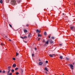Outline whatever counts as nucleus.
<instances>
[{
    "mask_svg": "<svg viewBox=\"0 0 75 75\" xmlns=\"http://www.w3.org/2000/svg\"><path fill=\"white\" fill-rule=\"evenodd\" d=\"M70 29L73 31H75V28L74 26H71L70 27Z\"/></svg>",
    "mask_w": 75,
    "mask_h": 75,
    "instance_id": "f257e3e1",
    "label": "nucleus"
},
{
    "mask_svg": "<svg viewBox=\"0 0 75 75\" xmlns=\"http://www.w3.org/2000/svg\"><path fill=\"white\" fill-rule=\"evenodd\" d=\"M16 3L17 2L16 0H12V5H14V4H17Z\"/></svg>",
    "mask_w": 75,
    "mask_h": 75,
    "instance_id": "f03ea898",
    "label": "nucleus"
},
{
    "mask_svg": "<svg viewBox=\"0 0 75 75\" xmlns=\"http://www.w3.org/2000/svg\"><path fill=\"white\" fill-rule=\"evenodd\" d=\"M70 65L71 69H74V68H73L74 66L73 65H72V64H71Z\"/></svg>",
    "mask_w": 75,
    "mask_h": 75,
    "instance_id": "7ed1b4c3",
    "label": "nucleus"
},
{
    "mask_svg": "<svg viewBox=\"0 0 75 75\" xmlns=\"http://www.w3.org/2000/svg\"><path fill=\"white\" fill-rule=\"evenodd\" d=\"M13 67H14V68H15V67H16V65L15 64H14L13 66H12Z\"/></svg>",
    "mask_w": 75,
    "mask_h": 75,
    "instance_id": "20e7f679",
    "label": "nucleus"
},
{
    "mask_svg": "<svg viewBox=\"0 0 75 75\" xmlns=\"http://www.w3.org/2000/svg\"><path fill=\"white\" fill-rule=\"evenodd\" d=\"M31 33H29L28 36V37L29 38H31Z\"/></svg>",
    "mask_w": 75,
    "mask_h": 75,
    "instance_id": "39448f33",
    "label": "nucleus"
},
{
    "mask_svg": "<svg viewBox=\"0 0 75 75\" xmlns=\"http://www.w3.org/2000/svg\"><path fill=\"white\" fill-rule=\"evenodd\" d=\"M39 64L40 65H42V62H39Z\"/></svg>",
    "mask_w": 75,
    "mask_h": 75,
    "instance_id": "423d86ee",
    "label": "nucleus"
},
{
    "mask_svg": "<svg viewBox=\"0 0 75 75\" xmlns=\"http://www.w3.org/2000/svg\"><path fill=\"white\" fill-rule=\"evenodd\" d=\"M36 33H40V30H36Z\"/></svg>",
    "mask_w": 75,
    "mask_h": 75,
    "instance_id": "0eeeda50",
    "label": "nucleus"
},
{
    "mask_svg": "<svg viewBox=\"0 0 75 75\" xmlns=\"http://www.w3.org/2000/svg\"><path fill=\"white\" fill-rule=\"evenodd\" d=\"M45 43L46 44H48V41L45 42Z\"/></svg>",
    "mask_w": 75,
    "mask_h": 75,
    "instance_id": "6e6552de",
    "label": "nucleus"
},
{
    "mask_svg": "<svg viewBox=\"0 0 75 75\" xmlns=\"http://www.w3.org/2000/svg\"><path fill=\"white\" fill-rule=\"evenodd\" d=\"M50 42L51 44H52L53 43V41L52 40H51L50 41Z\"/></svg>",
    "mask_w": 75,
    "mask_h": 75,
    "instance_id": "1a4fd4ad",
    "label": "nucleus"
},
{
    "mask_svg": "<svg viewBox=\"0 0 75 75\" xmlns=\"http://www.w3.org/2000/svg\"><path fill=\"white\" fill-rule=\"evenodd\" d=\"M66 59L67 61H69V59L67 57H66Z\"/></svg>",
    "mask_w": 75,
    "mask_h": 75,
    "instance_id": "9d476101",
    "label": "nucleus"
},
{
    "mask_svg": "<svg viewBox=\"0 0 75 75\" xmlns=\"http://www.w3.org/2000/svg\"><path fill=\"white\" fill-rule=\"evenodd\" d=\"M45 71H48V69H47V68H45Z\"/></svg>",
    "mask_w": 75,
    "mask_h": 75,
    "instance_id": "9b49d317",
    "label": "nucleus"
},
{
    "mask_svg": "<svg viewBox=\"0 0 75 75\" xmlns=\"http://www.w3.org/2000/svg\"><path fill=\"white\" fill-rule=\"evenodd\" d=\"M10 70L9 69V71L7 72V74H9V73H10Z\"/></svg>",
    "mask_w": 75,
    "mask_h": 75,
    "instance_id": "f8f14e48",
    "label": "nucleus"
},
{
    "mask_svg": "<svg viewBox=\"0 0 75 75\" xmlns=\"http://www.w3.org/2000/svg\"><path fill=\"white\" fill-rule=\"evenodd\" d=\"M0 3L1 4H2V3H3V1L2 0H1L0 1Z\"/></svg>",
    "mask_w": 75,
    "mask_h": 75,
    "instance_id": "ddd939ff",
    "label": "nucleus"
},
{
    "mask_svg": "<svg viewBox=\"0 0 75 75\" xmlns=\"http://www.w3.org/2000/svg\"><path fill=\"white\" fill-rule=\"evenodd\" d=\"M24 32L25 33H27V30H24Z\"/></svg>",
    "mask_w": 75,
    "mask_h": 75,
    "instance_id": "4468645a",
    "label": "nucleus"
},
{
    "mask_svg": "<svg viewBox=\"0 0 75 75\" xmlns=\"http://www.w3.org/2000/svg\"><path fill=\"white\" fill-rule=\"evenodd\" d=\"M38 37H41V35L40 34H38Z\"/></svg>",
    "mask_w": 75,
    "mask_h": 75,
    "instance_id": "2eb2a0df",
    "label": "nucleus"
},
{
    "mask_svg": "<svg viewBox=\"0 0 75 75\" xmlns=\"http://www.w3.org/2000/svg\"><path fill=\"white\" fill-rule=\"evenodd\" d=\"M14 69H12L11 70V72H14Z\"/></svg>",
    "mask_w": 75,
    "mask_h": 75,
    "instance_id": "dca6fc26",
    "label": "nucleus"
},
{
    "mask_svg": "<svg viewBox=\"0 0 75 75\" xmlns=\"http://www.w3.org/2000/svg\"><path fill=\"white\" fill-rule=\"evenodd\" d=\"M44 35H47V32H45Z\"/></svg>",
    "mask_w": 75,
    "mask_h": 75,
    "instance_id": "f3484780",
    "label": "nucleus"
},
{
    "mask_svg": "<svg viewBox=\"0 0 75 75\" xmlns=\"http://www.w3.org/2000/svg\"><path fill=\"white\" fill-rule=\"evenodd\" d=\"M49 56H50V57H53L52 55H51V54H50V55H49Z\"/></svg>",
    "mask_w": 75,
    "mask_h": 75,
    "instance_id": "a211bd4d",
    "label": "nucleus"
},
{
    "mask_svg": "<svg viewBox=\"0 0 75 75\" xmlns=\"http://www.w3.org/2000/svg\"><path fill=\"white\" fill-rule=\"evenodd\" d=\"M13 60H14V61H15V60H16V58H15L13 57Z\"/></svg>",
    "mask_w": 75,
    "mask_h": 75,
    "instance_id": "6ab92c4d",
    "label": "nucleus"
},
{
    "mask_svg": "<svg viewBox=\"0 0 75 75\" xmlns=\"http://www.w3.org/2000/svg\"><path fill=\"white\" fill-rule=\"evenodd\" d=\"M17 69H18V68H16L15 69V71H17Z\"/></svg>",
    "mask_w": 75,
    "mask_h": 75,
    "instance_id": "aec40b11",
    "label": "nucleus"
},
{
    "mask_svg": "<svg viewBox=\"0 0 75 75\" xmlns=\"http://www.w3.org/2000/svg\"><path fill=\"white\" fill-rule=\"evenodd\" d=\"M24 38H27V37L26 36H25L23 37Z\"/></svg>",
    "mask_w": 75,
    "mask_h": 75,
    "instance_id": "412c9836",
    "label": "nucleus"
},
{
    "mask_svg": "<svg viewBox=\"0 0 75 75\" xmlns=\"http://www.w3.org/2000/svg\"><path fill=\"white\" fill-rule=\"evenodd\" d=\"M60 58H61V59H62V58H63V57L62 56H61L60 57Z\"/></svg>",
    "mask_w": 75,
    "mask_h": 75,
    "instance_id": "4be33fe9",
    "label": "nucleus"
},
{
    "mask_svg": "<svg viewBox=\"0 0 75 75\" xmlns=\"http://www.w3.org/2000/svg\"><path fill=\"white\" fill-rule=\"evenodd\" d=\"M19 74V73H18V72H16V75H18V74Z\"/></svg>",
    "mask_w": 75,
    "mask_h": 75,
    "instance_id": "5701e85b",
    "label": "nucleus"
},
{
    "mask_svg": "<svg viewBox=\"0 0 75 75\" xmlns=\"http://www.w3.org/2000/svg\"><path fill=\"white\" fill-rule=\"evenodd\" d=\"M9 25L10 27H12V26H11V25L10 24H9Z\"/></svg>",
    "mask_w": 75,
    "mask_h": 75,
    "instance_id": "b1692460",
    "label": "nucleus"
},
{
    "mask_svg": "<svg viewBox=\"0 0 75 75\" xmlns=\"http://www.w3.org/2000/svg\"><path fill=\"white\" fill-rule=\"evenodd\" d=\"M18 55V54L17 53H16V56H17Z\"/></svg>",
    "mask_w": 75,
    "mask_h": 75,
    "instance_id": "393cba45",
    "label": "nucleus"
},
{
    "mask_svg": "<svg viewBox=\"0 0 75 75\" xmlns=\"http://www.w3.org/2000/svg\"><path fill=\"white\" fill-rule=\"evenodd\" d=\"M40 39H41V38H39L38 39V41H40Z\"/></svg>",
    "mask_w": 75,
    "mask_h": 75,
    "instance_id": "a878e982",
    "label": "nucleus"
},
{
    "mask_svg": "<svg viewBox=\"0 0 75 75\" xmlns=\"http://www.w3.org/2000/svg\"><path fill=\"white\" fill-rule=\"evenodd\" d=\"M1 45H4V44H3V43H2L1 44Z\"/></svg>",
    "mask_w": 75,
    "mask_h": 75,
    "instance_id": "bb28decb",
    "label": "nucleus"
},
{
    "mask_svg": "<svg viewBox=\"0 0 75 75\" xmlns=\"http://www.w3.org/2000/svg\"><path fill=\"white\" fill-rule=\"evenodd\" d=\"M8 68L9 69H10V68H11V67H10V66L8 67Z\"/></svg>",
    "mask_w": 75,
    "mask_h": 75,
    "instance_id": "cd10ccee",
    "label": "nucleus"
},
{
    "mask_svg": "<svg viewBox=\"0 0 75 75\" xmlns=\"http://www.w3.org/2000/svg\"><path fill=\"white\" fill-rule=\"evenodd\" d=\"M37 50V48H36V47L35 48V50Z\"/></svg>",
    "mask_w": 75,
    "mask_h": 75,
    "instance_id": "c85d7f7f",
    "label": "nucleus"
},
{
    "mask_svg": "<svg viewBox=\"0 0 75 75\" xmlns=\"http://www.w3.org/2000/svg\"><path fill=\"white\" fill-rule=\"evenodd\" d=\"M3 73H5V71H4H4H3Z\"/></svg>",
    "mask_w": 75,
    "mask_h": 75,
    "instance_id": "c756f323",
    "label": "nucleus"
},
{
    "mask_svg": "<svg viewBox=\"0 0 75 75\" xmlns=\"http://www.w3.org/2000/svg\"><path fill=\"white\" fill-rule=\"evenodd\" d=\"M52 39H53V40H54V37H52Z\"/></svg>",
    "mask_w": 75,
    "mask_h": 75,
    "instance_id": "7c9ffc66",
    "label": "nucleus"
},
{
    "mask_svg": "<svg viewBox=\"0 0 75 75\" xmlns=\"http://www.w3.org/2000/svg\"><path fill=\"white\" fill-rule=\"evenodd\" d=\"M45 62L46 63H48V61H46Z\"/></svg>",
    "mask_w": 75,
    "mask_h": 75,
    "instance_id": "2f4dec72",
    "label": "nucleus"
},
{
    "mask_svg": "<svg viewBox=\"0 0 75 75\" xmlns=\"http://www.w3.org/2000/svg\"><path fill=\"white\" fill-rule=\"evenodd\" d=\"M32 57H33V56H34V54H32Z\"/></svg>",
    "mask_w": 75,
    "mask_h": 75,
    "instance_id": "473e14b6",
    "label": "nucleus"
},
{
    "mask_svg": "<svg viewBox=\"0 0 75 75\" xmlns=\"http://www.w3.org/2000/svg\"><path fill=\"white\" fill-rule=\"evenodd\" d=\"M9 75H12V73H10Z\"/></svg>",
    "mask_w": 75,
    "mask_h": 75,
    "instance_id": "72a5a7b5",
    "label": "nucleus"
},
{
    "mask_svg": "<svg viewBox=\"0 0 75 75\" xmlns=\"http://www.w3.org/2000/svg\"><path fill=\"white\" fill-rule=\"evenodd\" d=\"M52 56H55V54H52Z\"/></svg>",
    "mask_w": 75,
    "mask_h": 75,
    "instance_id": "f704fd0d",
    "label": "nucleus"
},
{
    "mask_svg": "<svg viewBox=\"0 0 75 75\" xmlns=\"http://www.w3.org/2000/svg\"><path fill=\"white\" fill-rule=\"evenodd\" d=\"M50 36H49V37H48V38H50Z\"/></svg>",
    "mask_w": 75,
    "mask_h": 75,
    "instance_id": "c9c22d12",
    "label": "nucleus"
},
{
    "mask_svg": "<svg viewBox=\"0 0 75 75\" xmlns=\"http://www.w3.org/2000/svg\"><path fill=\"white\" fill-rule=\"evenodd\" d=\"M45 41V40H43V42H44Z\"/></svg>",
    "mask_w": 75,
    "mask_h": 75,
    "instance_id": "e433bc0d",
    "label": "nucleus"
},
{
    "mask_svg": "<svg viewBox=\"0 0 75 75\" xmlns=\"http://www.w3.org/2000/svg\"><path fill=\"white\" fill-rule=\"evenodd\" d=\"M59 45H62V44H59Z\"/></svg>",
    "mask_w": 75,
    "mask_h": 75,
    "instance_id": "4c0bfd02",
    "label": "nucleus"
},
{
    "mask_svg": "<svg viewBox=\"0 0 75 75\" xmlns=\"http://www.w3.org/2000/svg\"><path fill=\"white\" fill-rule=\"evenodd\" d=\"M9 41H11V39H9Z\"/></svg>",
    "mask_w": 75,
    "mask_h": 75,
    "instance_id": "58836bf2",
    "label": "nucleus"
},
{
    "mask_svg": "<svg viewBox=\"0 0 75 75\" xmlns=\"http://www.w3.org/2000/svg\"><path fill=\"white\" fill-rule=\"evenodd\" d=\"M2 72V71H1V70H0V72Z\"/></svg>",
    "mask_w": 75,
    "mask_h": 75,
    "instance_id": "ea45409f",
    "label": "nucleus"
},
{
    "mask_svg": "<svg viewBox=\"0 0 75 75\" xmlns=\"http://www.w3.org/2000/svg\"><path fill=\"white\" fill-rule=\"evenodd\" d=\"M22 38H23V37H21Z\"/></svg>",
    "mask_w": 75,
    "mask_h": 75,
    "instance_id": "a19ab883",
    "label": "nucleus"
},
{
    "mask_svg": "<svg viewBox=\"0 0 75 75\" xmlns=\"http://www.w3.org/2000/svg\"><path fill=\"white\" fill-rule=\"evenodd\" d=\"M27 26H28V25H26Z\"/></svg>",
    "mask_w": 75,
    "mask_h": 75,
    "instance_id": "79ce46f5",
    "label": "nucleus"
},
{
    "mask_svg": "<svg viewBox=\"0 0 75 75\" xmlns=\"http://www.w3.org/2000/svg\"><path fill=\"white\" fill-rule=\"evenodd\" d=\"M63 15H64V13H63Z\"/></svg>",
    "mask_w": 75,
    "mask_h": 75,
    "instance_id": "37998d69",
    "label": "nucleus"
},
{
    "mask_svg": "<svg viewBox=\"0 0 75 75\" xmlns=\"http://www.w3.org/2000/svg\"><path fill=\"white\" fill-rule=\"evenodd\" d=\"M63 75H64V74H63Z\"/></svg>",
    "mask_w": 75,
    "mask_h": 75,
    "instance_id": "c03bdc74",
    "label": "nucleus"
},
{
    "mask_svg": "<svg viewBox=\"0 0 75 75\" xmlns=\"http://www.w3.org/2000/svg\"><path fill=\"white\" fill-rule=\"evenodd\" d=\"M49 41H50V40H48Z\"/></svg>",
    "mask_w": 75,
    "mask_h": 75,
    "instance_id": "a18cd8bd",
    "label": "nucleus"
},
{
    "mask_svg": "<svg viewBox=\"0 0 75 75\" xmlns=\"http://www.w3.org/2000/svg\"><path fill=\"white\" fill-rule=\"evenodd\" d=\"M73 64H74V63Z\"/></svg>",
    "mask_w": 75,
    "mask_h": 75,
    "instance_id": "49530a36",
    "label": "nucleus"
}]
</instances>
